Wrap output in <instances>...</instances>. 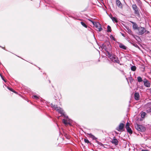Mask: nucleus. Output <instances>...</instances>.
Returning a JSON list of instances; mask_svg holds the SVG:
<instances>
[{
    "label": "nucleus",
    "instance_id": "nucleus-1",
    "mask_svg": "<svg viewBox=\"0 0 151 151\" xmlns=\"http://www.w3.org/2000/svg\"><path fill=\"white\" fill-rule=\"evenodd\" d=\"M51 106L53 109L56 110L59 113H60L62 115H64V112L61 108L59 107H58L56 105H53L52 104H51Z\"/></svg>",
    "mask_w": 151,
    "mask_h": 151
},
{
    "label": "nucleus",
    "instance_id": "nucleus-2",
    "mask_svg": "<svg viewBox=\"0 0 151 151\" xmlns=\"http://www.w3.org/2000/svg\"><path fill=\"white\" fill-rule=\"evenodd\" d=\"M88 20L92 23L96 29H98L99 31L100 32L102 30V29L101 27V25L99 22H94L93 21L89 19H88Z\"/></svg>",
    "mask_w": 151,
    "mask_h": 151
},
{
    "label": "nucleus",
    "instance_id": "nucleus-3",
    "mask_svg": "<svg viewBox=\"0 0 151 151\" xmlns=\"http://www.w3.org/2000/svg\"><path fill=\"white\" fill-rule=\"evenodd\" d=\"M135 127L136 129L139 131H144L145 129V128L144 127L137 124H135Z\"/></svg>",
    "mask_w": 151,
    "mask_h": 151
},
{
    "label": "nucleus",
    "instance_id": "nucleus-4",
    "mask_svg": "<svg viewBox=\"0 0 151 151\" xmlns=\"http://www.w3.org/2000/svg\"><path fill=\"white\" fill-rule=\"evenodd\" d=\"M138 30L139 35H142L146 31L144 27H139L137 29Z\"/></svg>",
    "mask_w": 151,
    "mask_h": 151
},
{
    "label": "nucleus",
    "instance_id": "nucleus-5",
    "mask_svg": "<svg viewBox=\"0 0 151 151\" xmlns=\"http://www.w3.org/2000/svg\"><path fill=\"white\" fill-rule=\"evenodd\" d=\"M110 59L112 61L114 62L118 63H119L120 61L119 60L118 58L115 55H113L112 57L110 58Z\"/></svg>",
    "mask_w": 151,
    "mask_h": 151
},
{
    "label": "nucleus",
    "instance_id": "nucleus-6",
    "mask_svg": "<svg viewBox=\"0 0 151 151\" xmlns=\"http://www.w3.org/2000/svg\"><path fill=\"white\" fill-rule=\"evenodd\" d=\"M65 118L66 119H63V122L65 125L70 124L71 122V120L69 119L68 116H66Z\"/></svg>",
    "mask_w": 151,
    "mask_h": 151
},
{
    "label": "nucleus",
    "instance_id": "nucleus-7",
    "mask_svg": "<svg viewBox=\"0 0 151 151\" xmlns=\"http://www.w3.org/2000/svg\"><path fill=\"white\" fill-rule=\"evenodd\" d=\"M132 8L134 11L135 14H139V13L136 4H134L132 5Z\"/></svg>",
    "mask_w": 151,
    "mask_h": 151
},
{
    "label": "nucleus",
    "instance_id": "nucleus-8",
    "mask_svg": "<svg viewBox=\"0 0 151 151\" xmlns=\"http://www.w3.org/2000/svg\"><path fill=\"white\" fill-rule=\"evenodd\" d=\"M144 85L145 86L147 87H150V84L149 81L145 78L143 81Z\"/></svg>",
    "mask_w": 151,
    "mask_h": 151
},
{
    "label": "nucleus",
    "instance_id": "nucleus-9",
    "mask_svg": "<svg viewBox=\"0 0 151 151\" xmlns=\"http://www.w3.org/2000/svg\"><path fill=\"white\" fill-rule=\"evenodd\" d=\"M124 124L122 123H121L119 126L116 128V130L118 131L121 132L124 128Z\"/></svg>",
    "mask_w": 151,
    "mask_h": 151
},
{
    "label": "nucleus",
    "instance_id": "nucleus-10",
    "mask_svg": "<svg viewBox=\"0 0 151 151\" xmlns=\"http://www.w3.org/2000/svg\"><path fill=\"white\" fill-rule=\"evenodd\" d=\"M126 128L127 132L129 134H131L132 133V129L129 127V124L128 122H127L126 124Z\"/></svg>",
    "mask_w": 151,
    "mask_h": 151
},
{
    "label": "nucleus",
    "instance_id": "nucleus-11",
    "mask_svg": "<svg viewBox=\"0 0 151 151\" xmlns=\"http://www.w3.org/2000/svg\"><path fill=\"white\" fill-rule=\"evenodd\" d=\"M116 5H117V6L119 8L121 9H122V4L121 3V1L119 0H116Z\"/></svg>",
    "mask_w": 151,
    "mask_h": 151
},
{
    "label": "nucleus",
    "instance_id": "nucleus-12",
    "mask_svg": "<svg viewBox=\"0 0 151 151\" xmlns=\"http://www.w3.org/2000/svg\"><path fill=\"white\" fill-rule=\"evenodd\" d=\"M132 24V27L134 30L137 29L139 27L137 23L132 21L130 22Z\"/></svg>",
    "mask_w": 151,
    "mask_h": 151
},
{
    "label": "nucleus",
    "instance_id": "nucleus-13",
    "mask_svg": "<svg viewBox=\"0 0 151 151\" xmlns=\"http://www.w3.org/2000/svg\"><path fill=\"white\" fill-rule=\"evenodd\" d=\"M111 142L112 143L116 145H118V141L115 138V137L111 141Z\"/></svg>",
    "mask_w": 151,
    "mask_h": 151
},
{
    "label": "nucleus",
    "instance_id": "nucleus-14",
    "mask_svg": "<svg viewBox=\"0 0 151 151\" xmlns=\"http://www.w3.org/2000/svg\"><path fill=\"white\" fill-rule=\"evenodd\" d=\"M139 95L138 93H135L134 94V99L136 100H138L139 99Z\"/></svg>",
    "mask_w": 151,
    "mask_h": 151
},
{
    "label": "nucleus",
    "instance_id": "nucleus-15",
    "mask_svg": "<svg viewBox=\"0 0 151 151\" xmlns=\"http://www.w3.org/2000/svg\"><path fill=\"white\" fill-rule=\"evenodd\" d=\"M119 46L121 49L126 50L127 48V47L122 43H119Z\"/></svg>",
    "mask_w": 151,
    "mask_h": 151
},
{
    "label": "nucleus",
    "instance_id": "nucleus-16",
    "mask_svg": "<svg viewBox=\"0 0 151 151\" xmlns=\"http://www.w3.org/2000/svg\"><path fill=\"white\" fill-rule=\"evenodd\" d=\"M113 22H118L117 18L116 17H113L112 16L110 17Z\"/></svg>",
    "mask_w": 151,
    "mask_h": 151
},
{
    "label": "nucleus",
    "instance_id": "nucleus-17",
    "mask_svg": "<svg viewBox=\"0 0 151 151\" xmlns=\"http://www.w3.org/2000/svg\"><path fill=\"white\" fill-rule=\"evenodd\" d=\"M137 80L139 82H141L143 81L142 78L140 76H138L137 77Z\"/></svg>",
    "mask_w": 151,
    "mask_h": 151
},
{
    "label": "nucleus",
    "instance_id": "nucleus-18",
    "mask_svg": "<svg viewBox=\"0 0 151 151\" xmlns=\"http://www.w3.org/2000/svg\"><path fill=\"white\" fill-rule=\"evenodd\" d=\"M107 32H111V27L109 26L108 25L107 26Z\"/></svg>",
    "mask_w": 151,
    "mask_h": 151
},
{
    "label": "nucleus",
    "instance_id": "nucleus-19",
    "mask_svg": "<svg viewBox=\"0 0 151 151\" xmlns=\"http://www.w3.org/2000/svg\"><path fill=\"white\" fill-rule=\"evenodd\" d=\"M136 68L135 66H132L131 67V69L133 71H134L136 70Z\"/></svg>",
    "mask_w": 151,
    "mask_h": 151
},
{
    "label": "nucleus",
    "instance_id": "nucleus-20",
    "mask_svg": "<svg viewBox=\"0 0 151 151\" xmlns=\"http://www.w3.org/2000/svg\"><path fill=\"white\" fill-rule=\"evenodd\" d=\"M107 54H108L109 58L110 59V58H111L112 57L113 55H112L108 51L107 52Z\"/></svg>",
    "mask_w": 151,
    "mask_h": 151
},
{
    "label": "nucleus",
    "instance_id": "nucleus-21",
    "mask_svg": "<svg viewBox=\"0 0 151 151\" xmlns=\"http://www.w3.org/2000/svg\"><path fill=\"white\" fill-rule=\"evenodd\" d=\"M81 24L83 26V27H85L86 28L87 27V26L83 22H81Z\"/></svg>",
    "mask_w": 151,
    "mask_h": 151
},
{
    "label": "nucleus",
    "instance_id": "nucleus-22",
    "mask_svg": "<svg viewBox=\"0 0 151 151\" xmlns=\"http://www.w3.org/2000/svg\"><path fill=\"white\" fill-rule=\"evenodd\" d=\"M146 115V113L145 112H142L141 114V116L142 118H144Z\"/></svg>",
    "mask_w": 151,
    "mask_h": 151
},
{
    "label": "nucleus",
    "instance_id": "nucleus-23",
    "mask_svg": "<svg viewBox=\"0 0 151 151\" xmlns=\"http://www.w3.org/2000/svg\"><path fill=\"white\" fill-rule=\"evenodd\" d=\"M84 141L86 143H87V144L90 143L89 140L86 139H84Z\"/></svg>",
    "mask_w": 151,
    "mask_h": 151
},
{
    "label": "nucleus",
    "instance_id": "nucleus-24",
    "mask_svg": "<svg viewBox=\"0 0 151 151\" xmlns=\"http://www.w3.org/2000/svg\"><path fill=\"white\" fill-rule=\"evenodd\" d=\"M32 98H33L35 99H38L39 98L38 97H37V96H36V95L33 96H32Z\"/></svg>",
    "mask_w": 151,
    "mask_h": 151
},
{
    "label": "nucleus",
    "instance_id": "nucleus-25",
    "mask_svg": "<svg viewBox=\"0 0 151 151\" xmlns=\"http://www.w3.org/2000/svg\"><path fill=\"white\" fill-rule=\"evenodd\" d=\"M89 136L91 137H92V138H93V139H94V137H95L93 135H92L91 134H89Z\"/></svg>",
    "mask_w": 151,
    "mask_h": 151
},
{
    "label": "nucleus",
    "instance_id": "nucleus-26",
    "mask_svg": "<svg viewBox=\"0 0 151 151\" xmlns=\"http://www.w3.org/2000/svg\"><path fill=\"white\" fill-rule=\"evenodd\" d=\"M8 88L11 91H12V92H15L14 91V90L12 89V88H10L9 87H8Z\"/></svg>",
    "mask_w": 151,
    "mask_h": 151
},
{
    "label": "nucleus",
    "instance_id": "nucleus-27",
    "mask_svg": "<svg viewBox=\"0 0 151 151\" xmlns=\"http://www.w3.org/2000/svg\"><path fill=\"white\" fill-rule=\"evenodd\" d=\"M128 32L130 33V32H131V31L129 29H128Z\"/></svg>",
    "mask_w": 151,
    "mask_h": 151
},
{
    "label": "nucleus",
    "instance_id": "nucleus-28",
    "mask_svg": "<svg viewBox=\"0 0 151 151\" xmlns=\"http://www.w3.org/2000/svg\"><path fill=\"white\" fill-rule=\"evenodd\" d=\"M142 151H149L148 150H142Z\"/></svg>",
    "mask_w": 151,
    "mask_h": 151
},
{
    "label": "nucleus",
    "instance_id": "nucleus-29",
    "mask_svg": "<svg viewBox=\"0 0 151 151\" xmlns=\"http://www.w3.org/2000/svg\"><path fill=\"white\" fill-rule=\"evenodd\" d=\"M1 76L2 78V79L4 81L6 82L4 80V78L1 76Z\"/></svg>",
    "mask_w": 151,
    "mask_h": 151
},
{
    "label": "nucleus",
    "instance_id": "nucleus-30",
    "mask_svg": "<svg viewBox=\"0 0 151 151\" xmlns=\"http://www.w3.org/2000/svg\"><path fill=\"white\" fill-rule=\"evenodd\" d=\"M146 32V34H148L149 33V31H146H146L145 32Z\"/></svg>",
    "mask_w": 151,
    "mask_h": 151
},
{
    "label": "nucleus",
    "instance_id": "nucleus-31",
    "mask_svg": "<svg viewBox=\"0 0 151 151\" xmlns=\"http://www.w3.org/2000/svg\"><path fill=\"white\" fill-rule=\"evenodd\" d=\"M137 1L139 3L140 2V0H137Z\"/></svg>",
    "mask_w": 151,
    "mask_h": 151
},
{
    "label": "nucleus",
    "instance_id": "nucleus-32",
    "mask_svg": "<svg viewBox=\"0 0 151 151\" xmlns=\"http://www.w3.org/2000/svg\"><path fill=\"white\" fill-rule=\"evenodd\" d=\"M113 37V39L114 40H115V39L113 37Z\"/></svg>",
    "mask_w": 151,
    "mask_h": 151
},
{
    "label": "nucleus",
    "instance_id": "nucleus-33",
    "mask_svg": "<svg viewBox=\"0 0 151 151\" xmlns=\"http://www.w3.org/2000/svg\"><path fill=\"white\" fill-rule=\"evenodd\" d=\"M150 112H151V108L150 109Z\"/></svg>",
    "mask_w": 151,
    "mask_h": 151
},
{
    "label": "nucleus",
    "instance_id": "nucleus-34",
    "mask_svg": "<svg viewBox=\"0 0 151 151\" xmlns=\"http://www.w3.org/2000/svg\"><path fill=\"white\" fill-rule=\"evenodd\" d=\"M59 117H60V116L58 117V118L59 119Z\"/></svg>",
    "mask_w": 151,
    "mask_h": 151
},
{
    "label": "nucleus",
    "instance_id": "nucleus-35",
    "mask_svg": "<svg viewBox=\"0 0 151 151\" xmlns=\"http://www.w3.org/2000/svg\"><path fill=\"white\" fill-rule=\"evenodd\" d=\"M124 35V34H122V35Z\"/></svg>",
    "mask_w": 151,
    "mask_h": 151
}]
</instances>
